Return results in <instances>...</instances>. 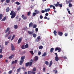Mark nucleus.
Segmentation results:
<instances>
[{"mask_svg": "<svg viewBox=\"0 0 74 74\" xmlns=\"http://www.w3.org/2000/svg\"><path fill=\"white\" fill-rule=\"evenodd\" d=\"M10 15H12L11 17L12 19H13V18H14L15 17V16H16V13H15V12H14L13 10H12L10 13Z\"/></svg>", "mask_w": 74, "mask_h": 74, "instance_id": "nucleus-1", "label": "nucleus"}, {"mask_svg": "<svg viewBox=\"0 0 74 74\" xmlns=\"http://www.w3.org/2000/svg\"><path fill=\"white\" fill-rule=\"evenodd\" d=\"M54 5L55 6V7H58L59 5V7L61 8L62 7V6H63L62 4H60L59 2H57L56 4H54Z\"/></svg>", "mask_w": 74, "mask_h": 74, "instance_id": "nucleus-2", "label": "nucleus"}, {"mask_svg": "<svg viewBox=\"0 0 74 74\" xmlns=\"http://www.w3.org/2000/svg\"><path fill=\"white\" fill-rule=\"evenodd\" d=\"M58 51V52H60L61 51V48L57 47L55 49V51Z\"/></svg>", "mask_w": 74, "mask_h": 74, "instance_id": "nucleus-3", "label": "nucleus"}, {"mask_svg": "<svg viewBox=\"0 0 74 74\" xmlns=\"http://www.w3.org/2000/svg\"><path fill=\"white\" fill-rule=\"evenodd\" d=\"M11 48L12 51H14L15 50V47H14V46L12 44V43L11 44Z\"/></svg>", "mask_w": 74, "mask_h": 74, "instance_id": "nucleus-4", "label": "nucleus"}, {"mask_svg": "<svg viewBox=\"0 0 74 74\" xmlns=\"http://www.w3.org/2000/svg\"><path fill=\"white\" fill-rule=\"evenodd\" d=\"M23 38L22 37H21L20 38H19L18 40V42L17 43V44H20V43H21V41L22 40Z\"/></svg>", "mask_w": 74, "mask_h": 74, "instance_id": "nucleus-5", "label": "nucleus"}, {"mask_svg": "<svg viewBox=\"0 0 74 74\" xmlns=\"http://www.w3.org/2000/svg\"><path fill=\"white\" fill-rule=\"evenodd\" d=\"M58 35H59V36H63V32H61L59 31L58 32Z\"/></svg>", "mask_w": 74, "mask_h": 74, "instance_id": "nucleus-6", "label": "nucleus"}, {"mask_svg": "<svg viewBox=\"0 0 74 74\" xmlns=\"http://www.w3.org/2000/svg\"><path fill=\"white\" fill-rule=\"evenodd\" d=\"M10 28L8 27L6 30L5 31V33H7L8 32H10Z\"/></svg>", "mask_w": 74, "mask_h": 74, "instance_id": "nucleus-7", "label": "nucleus"}, {"mask_svg": "<svg viewBox=\"0 0 74 74\" xmlns=\"http://www.w3.org/2000/svg\"><path fill=\"white\" fill-rule=\"evenodd\" d=\"M34 31H32V32L30 31H28V33L29 34H33V33H34Z\"/></svg>", "mask_w": 74, "mask_h": 74, "instance_id": "nucleus-8", "label": "nucleus"}, {"mask_svg": "<svg viewBox=\"0 0 74 74\" xmlns=\"http://www.w3.org/2000/svg\"><path fill=\"white\" fill-rule=\"evenodd\" d=\"M23 62H24V61H23L22 60H21L19 61V65H22V64H23Z\"/></svg>", "mask_w": 74, "mask_h": 74, "instance_id": "nucleus-9", "label": "nucleus"}, {"mask_svg": "<svg viewBox=\"0 0 74 74\" xmlns=\"http://www.w3.org/2000/svg\"><path fill=\"white\" fill-rule=\"evenodd\" d=\"M25 56H21V60H23L24 61V60L25 59Z\"/></svg>", "mask_w": 74, "mask_h": 74, "instance_id": "nucleus-10", "label": "nucleus"}, {"mask_svg": "<svg viewBox=\"0 0 74 74\" xmlns=\"http://www.w3.org/2000/svg\"><path fill=\"white\" fill-rule=\"evenodd\" d=\"M34 60L35 61H37V60H38V56H35L34 58Z\"/></svg>", "mask_w": 74, "mask_h": 74, "instance_id": "nucleus-11", "label": "nucleus"}, {"mask_svg": "<svg viewBox=\"0 0 74 74\" xmlns=\"http://www.w3.org/2000/svg\"><path fill=\"white\" fill-rule=\"evenodd\" d=\"M33 26V23H29V27H32Z\"/></svg>", "mask_w": 74, "mask_h": 74, "instance_id": "nucleus-12", "label": "nucleus"}, {"mask_svg": "<svg viewBox=\"0 0 74 74\" xmlns=\"http://www.w3.org/2000/svg\"><path fill=\"white\" fill-rule=\"evenodd\" d=\"M10 31H9L8 33V34H6L5 35V37H8L9 34H10Z\"/></svg>", "mask_w": 74, "mask_h": 74, "instance_id": "nucleus-13", "label": "nucleus"}, {"mask_svg": "<svg viewBox=\"0 0 74 74\" xmlns=\"http://www.w3.org/2000/svg\"><path fill=\"white\" fill-rule=\"evenodd\" d=\"M10 8L9 7H8L6 9V12H8L10 11Z\"/></svg>", "mask_w": 74, "mask_h": 74, "instance_id": "nucleus-14", "label": "nucleus"}, {"mask_svg": "<svg viewBox=\"0 0 74 74\" xmlns=\"http://www.w3.org/2000/svg\"><path fill=\"white\" fill-rule=\"evenodd\" d=\"M33 64V62H29V67H31L32 66V64Z\"/></svg>", "mask_w": 74, "mask_h": 74, "instance_id": "nucleus-15", "label": "nucleus"}, {"mask_svg": "<svg viewBox=\"0 0 74 74\" xmlns=\"http://www.w3.org/2000/svg\"><path fill=\"white\" fill-rule=\"evenodd\" d=\"M55 60L56 61L58 62V60H59V58H58V57H56L55 58Z\"/></svg>", "mask_w": 74, "mask_h": 74, "instance_id": "nucleus-16", "label": "nucleus"}, {"mask_svg": "<svg viewBox=\"0 0 74 74\" xmlns=\"http://www.w3.org/2000/svg\"><path fill=\"white\" fill-rule=\"evenodd\" d=\"M53 33L54 34L55 36H57V35L56 34V33H57V32H56V31H54Z\"/></svg>", "mask_w": 74, "mask_h": 74, "instance_id": "nucleus-17", "label": "nucleus"}, {"mask_svg": "<svg viewBox=\"0 0 74 74\" xmlns=\"http://www.w3.org/2000/svg\"><path fill=\"white\" fill-rule=\"evenodd\" d=\"M35 12H36V14H39V11L37 10H35Z\"/></svg>", "mask_w": 74, "mask_h": 74, "instance_id": "nucleus-18", "label": "nucleus"}, {"mask_svg": "<svg viewBox=\"0 0 74 74\" xmlns=\"http://www.w3.org/2000/svg\"><path fill=\"white\" fill-rule=\"evenodd\" d=\"M52 61H51L49 65V66L50 67H51L52 65Z\"/></svg>", "mask_w": 74, "mask_h": 74, "instance_id": "nucleus-19", "label": "nucleus"}, {"mask_svg": "<svg viewBox=\"0 0 74 74\" xmlns=\"http://www.w3.org/2000/svg\"><path fill=\"white\" fill-rule=\"evenodd\" d=\"M53 50H54V49L53 48H51L50 49V52L51 53H52V52H53Z\"/></svg>", "mask_w": 74, "mask_h": 74, "instance_id": "nucleus-20", "label": "nucleus"}, {"mask_svg": "<svg viewBox=\"0 0 74 74\" xmlns=\"http://www.w3.org/2000/svg\"><path fill=\"white\" fill-rule=\"evenodd\" d=\"M45 64H46V65H48L49 64V62L48 61H45Z\"/></svg>", "mask_w": 74, "mask_h": 74, "instance_id": "nucleus-21", "label": "nucleus"}, {"mask_svg": "<svg viewBox=\"0 0 74 74\" xmlns=\"http://www.w3.org/2000/svg\"><path fill=\"white\" fill-rule=\"evenodd\" d=\"M14 27L15 29H16L18 28V25H15Z\"/></svg>", "mask_w": 74, "mask_h": 74, "instance_id": "nucleus-22", "label": "nucleus"}, {"mask_svg": "<svg viewBox=\"0 0 74 74\" xmlns=\"http://www.w3.org/2000/svg\"><path fill=\"white\" fill-rule=\"evenodd\" d=\"M14 55H11L9 57V59H12L13 58H14Z\"/></svg>", "mask_w": 74, "mask_h": 74, "instance_id": "nucleus-23", "label": "nucleus"}, {"mask_svg": "<svg viewBox=\"0 0 74 74\" xmlns=\"http://www.w3.org/2000/svg\"><path fill=\"white\" fill-rule=\"evenodd\" d=\"M6 17H4L2 20L1 21H4L6 19Z\"/></svg>", "mask_w": 74, "mask_h": 74, "instance_id": "nucleus-24", "label": "nucleus"}, {"mask_svg": "<svg viewBox=\"0 0 74 74\" xmlns=\"http://www.w3.org/2000/svg\"><path fill=\"white\" fill-rule=\"evenodd\" d=\"M3 15L2 14H0V20H1L2 19Z\"/></svg>", "mask_w": 74, "mask_h": 74, "instance_id": "nucleus-25", "label": "nucleus"}, {"mask_svg": "<svg viewBox=\"0 0 74 74\" xmlns=\"http://www.w3.org/2000/svg\"><path fill=\"white\" fill-rule=\"evenodd\" d=\"M15 35H14L12 37V38L11 39V41H12L14 39V38H15Z\"/></svg>", "mask_w": 74, "mask_h": 74, "instance_id": "nucleus-26", "label": "nucleus"}, {"mask_svg": "<svg viewBox=\"0 0 74 74\" xmlns=\"http://www.w3.org/2000/svg\"><path fill=\"white\" fill-rule=\"evenodd\" d=\"M29 65V62H27L25 64V66L26 67H28Z\"/></svg>", "mask_w": 74, "mask_h": 74, "instance_id": "nucleus-27", "label": "nucleus"}, {"mask_svg": "<svg viewBox=\"0 0 74 74\" xmlns=\"http://www.w3.org/2000/svg\"><path fill=\"white\" fill-rule=\"evenodd\" d=\"M47 55V53L44 52L43 54L42 55V56H45Z\"/></svg>", "mask_w": 74, "mask_h": 74, "instance_id": "nucleus-28", "label": "nucleus"}, {"mask_svg": "<svg viewBox=\"0 0 74 74\" xmlns=\"http://www.w3.org/2000/svg\"><path fill=\"white\" fill-rule=\"evenodd\" d=\"M21 48L23 49H25V45H22V46Z\"/></svg>", "mask_w": 74, "mask_h": 74, "instance_id": "nucleus-29", "label": "nucleus"}, {"mask_svg": "<svg viewBox=\"0 0 74 74\" xmlns=\"http://www.w3.org/2000/svg\"><path fill=\"white\" fill-rule=\"evenodd\" d=\"M43 47L41 45L39 47V49H42L43 48Z\"/></svg>", "mask_w": 74, "mask_h": 74, "instance_id": "nucleus-30", "label": "nucleus"}, {"mask_svg": "<svg viewBox=\"0 0 74 74\" xmlns=\"http://www.w3.org/2000/svg\"><path fill=\"white\" fill-rule=\"evenodd\" d=\"M33 37H34V38H36V36H37V35H36L35 34H33Z\"/></svg>", "mask_w": 74, "mask_h": 74, "instance_id": "nucleus-31", "label": "nucleus"}, {"mask_svg": "<svg viewBox=\"0 0 74 74\" xmlns=\"http://www.w3.org/2000/svg\"><path fill=\"white\" fill-rule=\"evenodd\" d=\"M69 7H70V8H71V7H72V4L71 3H70L69 4Z\"/></svg>", "mask_w": 74, "mask_h": 74, "instance_id": "nucleus-32", "label": "nucleus"}, {"mask_svg": "<svg viewBox=\"0 0 74 74\" xmlns=\"http://www.w3.org/2000/svg\"><path fill=\"white\" fill-rule=\"evenodd\" d=\"M29 47V45L28 44H27L25 45V48H27Z\"/></svg>", "mask_w": 74, "mask_h": 74, "instance_id": "nucleus-33", "label": "nucleus"}, {"mask_svg": "<svg viewBox=\"0 0 74 74\" xmlns=\"http://www.w3.org/2000/svg\"><path fill=\"white\" fill-rule=\"evenodd\" d=\"M33 71H36V67H34L33 68Z\"/></svg>", "mask_w": 74, "mask_h": 74, "instance_id": "nucleus-34", "label": "nucleus"}, {"mask_svg": "<svg viewBox=\"0 0 74 74\" xmlns=\"http://www.w3.org/2000/svg\"><path fill=\"white\" fill-rule=\"evenodd\" d=\"M31 14V12H28L27 14V15L28 16H29L30 15V14Z\"/></svg>", "mask_w": 74, "mask_h": 74, "instance_id": "nucleus-35", "label": "nucleus"}, {"mask_svg": "<svg viewBox=\"0 0 74 74\" xmlns=\"http://www.w3.org/2000/svg\"><path fill=\"white\" fill-rule=\"evenodd\" d=\"M21 69L20 68H19V69H17V72L19 73V72H20V70H21Z\"/></svg>", "mask_w": 74, "mask_h": 74, "instance_id": "nucleus-36", "label": "nucleus"}, {"mask_svg": "<svg viewBox=\"0 0 74 74\" xmlns=\"http://www.w3.org/2000/svg\"><path fill=\"white\" fill-rule=\"evenodd\" d=\"M15 4H17V5H19L20 4V3L19 2H15Z\"/></svg>", "mask_w": 74, "mask_h": 74, "instance_id": "nucleus-37", "label": "nucleus"}, {"mask_svg": "<svg viewBox=\"0 0 74 74\" xmlns=\"http://www.w3.org/2000/svg\"><path fill=\"white\" fill-rule=\"evenodd\" d=\"M36 14H36V13L33 12V16H35L36 15Z\"/></svg>", "mask_w": 74, "mask_h": 74, "instance_id": "nucleus-38", "label": "nucleus"}, {"mask_svg": "<svg viewBox=\"0 0 74 74\" xmlns=\"http://www.w3.org/2000/svg\"><path fill=\"white\" fill-rule=\"evenodd\" d=\"M12 70L9 71L8 72V73L10 74H12Z\"/></svg>", "mask_w": 74, "mask_h": 74, "instance_id": "nucleus-39", "label": "nucleus"}, {"mask_svg": "<svg viewBox=\"0 0 74 74\" xmlns=\"http://www.w3.org/2000/svg\"><path fill=\"white\" fill-rule=\"evenodd\" d=\"M30 53L32 54V55H34V53H33V51H29Z\"/></svg>", "mask_w": 74, "mask_h": 74, "instance_id": "nucleus-40", "label": "nucleus"}, {"mask_svg": "<svg viewBox=\"0 0 74 74\" xmlns=\"http://www.w3.org/2000/svg\"><path fill=\"white\" fill-rule=\"evenodd\" d=\"M10 1V0H6V2L7 3H9Z\"/></svg>", "mask_w": 74, "mask_h": 74, "instance_id": "nucleus-41", "label": "nucleus"}, {"mask_svg": "<svg viewBox=\"0 0 74 74\" xmlns=\"http://www.w3.org/2000/svg\"><path fill=\"white\" fill-rule=\"evenodd\" d=\"M11 38V35L9 36L8 37V39L9 40H10Z\"/></svg>", "mask_w": 74, "mask_h": 74, "instance_id": "nucleus-42", "label": "nucleus"}, {"mask_svg": "<svg viewBox=\"0 0 74 74\" xmlns=\"http://www.w3.org/2000/svg\"><path fill=\"white\" fill-rule=\"evenodd\" d=\"M8 43H9V42H8V41L5 42V45H7V44H8Z\"/></svg>", "mask_w": 74, "mask_h": 74, "instance_id": "nucleus-43", "label": "nucleus"}, {"mask_svg": "<svg viewBox=\"0 0 74 74\" xmlns=\"http://www.w3.org/2000/svg\"><path fill=\"white\" fill-rule=\"evenodd\" d=\"M37 27V25H34L33 26V28H36Z\"/></svg>", "mask_w": 74, "mask_h": 74, "instance_id": "nucleus-44", "label": "nucleus"}, {"mask_svg": "<svg viewBox=\"0 0 74 74\" xmlns=\"http://www.w3.org/2000/svg\"><path fill=\"white\" fill-rule=\"evenodd\" d=\"M72 0H69L68 1V3L70 4V3H71V2H72Z\"/></svg>", "mask_w": 74, "mask_h": 74, "instance_id": "nucleus-45", "label": "nucleus"}, {"mask_svg": "<svg viewBox=\"0 0 74 74\" xmlns=\"http://www.w3.org/2000/svg\"><path fill=\"white\" fill-rule=\"evenodd\" d=\"M32 74V71H28V74Z\"/></svg>", "mask_w": 74, "mask_h": 74, "instance_id": "nucleus-46", "label": "nucleus"}, {"mask_svg": "<svg viewBox=\"0 0 74 74\" xmlns=\"http://www.w3.org/2000/svg\"><path fill=\"white\" fill-rule=\"evenodd\" d=\"M43 72H45V68L44 67L43 69Z\"/></svg>", "mask_w": 74, "mask_h": 74, "instance_id": "nucleus-47", "label": "nucleus"}, {"mask_svg": "<svg viewBox=\"0 0 74 74\" xmlns=\"http://www.w3.org/2000/svg\"><path fill=\"white\" fill-rule=\"evenodd\" d=\"M41 54V52L40 51H39L38 52V55H39V56H40V55Z\"/></svg>", "mask_w": 74, "mask_h": 74, "instance_id": "nucleus-48", "label": "nucleus"}, {"mask_svg": "<svg viewBox=\"0 0 74 74\" xmlns=\"http://www.w3.org/2000/svg\"><path fill=\"white\" fill-rule=\"evenodd\" d=\"M37 39L38 40H40L41 39V38L40 37V36H38V37H37Z\"/></svg>", "mask_w": 74, "mask_h": 74, "instance_id": "nucleus-49", "label": "nucleus"}, {"mask_svg": "<svg viewBox=\"0 0 74 74\" xmlns=\"http://www.w3.org/2000/svg\"><path fill=\"white\" fill-rule=\"evenodd\" d=\"M39 17L40 19H42L43 18V16L42 15L40 16Z\"/></svg>", "mask_w": 74, "mask_h": 74, "instance_id": "nucleus-50", "label": "nucleus"}, {"mask_svg": "<svg viewBox=\"0 0 74 74\" xmlns=\"http://www.w3.org/2000/svg\"><path fill=\"white\" fill-rule=\"evenodd\" d=\"M35 71H32V73L33 74H36V72Z\"/></svg>", "mask_w": 74, "mask_h": 74, "instance_id": "nucleus-51", "label": "nucleus"}, {"mask_svg": "<svg viewBox=\"0 0 74 74\" xmlns=\"http://www.w3.org/2000/svg\"><path fill=\"white\" fill-rule=\"evenodd\" d=\"M2 52H3V50H2V49H0V53H2Z\"/></svg>", "mask_w": 74, "mask_h": 74, "instance_id": "nucleus-52", "label": "nucleus"}, {"mask_svg": "<svg viewBox=\"0 0 74 74\" xmlns=\"http://www.w3.org/2000/svg\"><path fill=\"white\" fill-rule=\"evenodd\" d=\"M18 62V60H16L14 61L15 63H17Z\"/></svg>", "mask_w": 74, "mask_h": 74, "instance_id": "nucleus-53", "label": "nucleus"}, {"mask_svg": "<svg viewBox=\"0 0 74 74\" xmlns=\"http://www.w3.org/2000/svg\"><path fill=\"white\" fill-rule=\"evenodd\" d=\"M3 55L1 54L0 55V59H1L3 58Z\"/></svg>", "mask_w": 74, "mask_h": 74, "instance_id": "nucleus-54", "label": "nucleus"}, {"mask_svg": "<svg viewBox=\"0 0 74 74\" xmlns=\"http://www.w3.org/2000/svg\"><path fill=\"white\" fill-rule=\"evenodd\" d=\"M53 10H55V9H56V8H55V7L54 5L53 6Z\"/></svg>", "mask_w": 74, "mask_h": 74, "instance_id": "nucleus-55", "label": "nucleus"}, {"mask_svg": "<svg viewBox=\"0 0 74 74\" xmlns=\"http://www.w3.org/2000/svg\"><path fill=\"white\" fill-rule=\"evenodd\" d=\"M48 15H49V14H48V13H46L45 14V16H48Z\"/></svg>", "mask_w": 74, "mask_h": 74, "instance_id": "nucleus-56", "label": "nucleus"}, {"mask_svg": "<svg viewBox=\"0 0 74 74\" xmlns=\"http://www.w3.org/2000/svg\"><path fill=\"white\" fill-rule=\"evenodd\" d=\"M44 18L45 19H47V17L45 16L44 17Z\"/></svg>", "mask_w": 74, "mask_h": 74, "instance_id": "nucleus-57", "label": "nucleus"}, {"mask_svg": "<svg viewBox=\"0 0 74 74\" xmlns=\"http://www.w3.org/2000/svg\"><path fill=\"white\" fill-rule=\"evenodd\" d=\"M67 33H66L64 34V35L65 36V37H67Z\"/></svg>", "mask_w": 74, "mask_h": 74, "instance_id": "nucleus-58", "label": "nucleus"}, {"mask_svg": "<svg viewBox=\"0 0 74 74\" xmlns=\"http://www.w3.org/2000/svg\"><path fill=\"white\" fill-rule=\"evenodd\" d=\"M65 1L66 2V4H68V1H67V0H66Z\"/></svg>", "mask_w": 74, "mask_h": 74, "instance_id": "nucleus-59", "label": "nucleus"}, {"mask_svg": "<svg viewBox=\"0 0 74 74\" xmlns=\"http://www.w3.org/2000/svg\"><path fill=\"white\" fill-rule=\"evenodd\" d=\"M45 10H42L41 11V12L42 13H43L45 12Z\"/></svg>", "mask_w": 74, "mask_h": 74, "instance_id": "nucleus-60", "label": "nucleus"}, {"mask_svg": "<svg viewBox=\"0 0 74 74\" xmlns=\"http://www.w3.org/2000/svg\"><path fill=\"white\" fill-rule=\"evenodd\" d=\"M55 54L56 56V57H58V54L57 53H55Z\"/></svg>", "mask_w": 74, "mask_h": 74, "instance_id": "nucleus-61", "label": "nucleus"}, {"mask_svg": "<svg viewBox=\"0 0 74 74\" xmlns=\"http://www.w3.org/2000/svg\"><path fill=\"white\" fill-rule=\"evenodd\" d=\"M23 19L24 20L26 19H27V17H26V16L24 17Z\"/></svg>", "mask_w": 74, "mask_h": 74, "instance_id": "nucleus-62", "label": "nucleus"}, {"mask_svg": "<svg viewBox=\"0 0 74 74\" xmlns=\"http://www.w3.org/2000/svg\"><path fill=\"white\" fill-rule=\"evenodd\" d=\"M45 12H48V10L47 9H45Z\"/></svg>", "mask_w": 74, "mask_h": 74, "instance_id": "nucleus-63", "label": "nucleus"}, {"mask_svg": "<svg viewBox=\"0 0 74 74\" xmlns=\"http://www.w3.org/2000/svg\"><path fill=\"white\" fill-rule=\"evenodd\" d=\"M38 28H36L35 30L36 32H38Z\"/></svg>", "mask_w": 74, "mask_h": 74, "instance_id": "nucleus-64", "label": "nucleus"}]
</instances>
